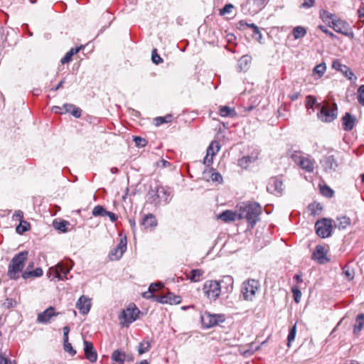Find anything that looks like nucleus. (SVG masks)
<instances>
[{"instance_id":"nucleus-1","label":"nucleus","mask_w":364,"mask_h":364,"mask_svg":"<svg viewBox=\"0 0 364 364\" xmlns=\"http://www.w3.org/2000/svg\"><path fill=\"white\" fill-rule=\"evenodd\" d=\"M262 212V208L257 203L244 204L240 207L239 219L245 218L252 228L259 220Z\"/></svg>"},{"instance_id":"nucleus-2","label":"nucleus","mask_w":364,"mask_h":364,"mask_svg":"<svg viewBox=\"0 0 364 364\" xmlns=\"http://www.w3.org/2000/svg\"><path fill=\"white\" fill-rule=\"evenodd\" d=\"M28 252L26 250L18 252L11 260L7 271V276L9 279L17 280L20 278L25 262L28 259Z\"/></svg>"},{"instance_id":"nucleus-3","label":"nucleus","mask_w":364,"mask_h":364,"mask_svg":"<svg viewBox=\"0 0 364 364\" xmlns=\"http://www.w3.org/2000/svg\"><path fill=\"white\" fill-rule=\"evenodd\" d=\"M73 268V261L68 260L65 262H61L55 266L49 268L48 277L50 280L58 279V280L67 279V274Z\"/></svg>"},{"instance_id":"nucleus-4","label":"nucleus","mask_w":364,"mask_h":364,"mask_svg":"<svg viewBox=\"0 0 364 364\" xmlns=\"http://www.w3.org/2000/svg\"><path fill=\"white\" fill-rule=\"evenodd\" d=\"M292 161L300 168L308 173L314 170L315 161L309 155L304 156L300 151H294L291 156Z\"/></svg>"},{"instance_id":"nucleus-5","label":"nucleus","mask_w":364,"mask_h":364,"mask_svg":"<svg viewBox=\"0 0 364 364\" xmlns=\"http://www.w3.org/2000/svg\"><path fill=\"white\" fill-rule=\"evenodd\" d=\"M260 284L258 280L249 279L242 282L241 286V294L243 299L252 301L256 292L259 289Z\"/></svg>"},{"instance_id":"nucleus-6","label":"nucleus","mask_w":364,"mask_h":364,"mask_svg":"<svg viewBox=\"0 0 364 364\" xmlns=\"http://www.w3.org/2000/svg\"><path fill=\"white\" fill-rule=\"evenodd\" d=\"M139 310L134 305L129 306L127 309H123L119 315L120 324L123 327H129V325L138 318Z\"/></svg>"},{"instance_id":"nucleus-7","label":"nucleus","mask_w":364,"mask_h":364,"mask_svg":"<svg viewBox=\"0 0 364 364\" xmlns=\"http://www.w3.org/2000/svg\"><path fill=\"white\" fill-rule=\"evenodd\" d=\"M222 287L220 282L208 280L204 283L203 290L209 299L215 301L221 294Z\"/></svg>"},{"instance_id":"nucleus-8","label":"nucleus","mask_w":364,"mask_h":364,"mask_svg":"<svg viewBox=\"0 0 364 364\" xmlns=\"http://www.w3.org/2000/svg\"><path fill=\"white\" fill-rule=\"evenodd\" d=\"M200 318L203 328H210L223 323L225 321V316L221 314H215L205 311L201 315Z\"/></svg>"},{"instance_id":"nucleus-9","label":"nucleus","mask_w":364,"mask_h":364,"mask_svg":"<svg viewBox=\"0 0 364 364\" xmlns=\"http://www.w3.org/2000/svg\"><path fill=\"white\" fill-rule=\"evenodd\" d=\"M332 222V220L328 218L317 220L315 223L316 234L321 238L329 237L333 229Z\"/></svg>"},{"instance_id":"nucleus-10","label":"nucleus","mask_w":364,"mask_h":364,"mask_svg":"<svg viewBox=\"0 0 364 364\" xmlns=\"http://www.w3.org/2000/svg\"><path fill=\"white\" fill-rule=\"evenodd\" d=\"M317 113L318 118L324 122H332L337 116V108L331 107L328 105L320 106Z\"/></svg>"},{"instance_id":"nucleus-11","label":"nucleus","mask_w":364,"mask_h":364,"mask_svg":"<svg viewBox=\"0 0 364 364\" xmlns=\"http://www.w3.org/2000/svg\"><path fill=\"white\" fill-rule=\"evenodd\" d=\"M283 181L279 177H272L267 185V191L276 196H280L284 191Z\"/></svg>"},{"instance_id":"nucleus-12","label":"nucleus","mask_w":364,"mask_h":364,"mask_svg":"<svg viewBox=\"0 0 364 364\" xmlns=\"http://www.w3.org/2000/svg\"><path fill=\"white\" fill-rule=\"evenodd\" d=\"M153 201L156 204H168L171 200V196L170 195V192H168L165 188L161 186L156 188V191L154 193Z\"/></svg>"},{"instance_id":"nucleus-13","label":"nucleus","mask_w":364,"mask_h":364,"mask_svg":"<svg viewBox=\"0 0 364 364\" xmlns=\"http://www.w3.org/2000/svg\"><path fill=\"white\" fill-rule=\"evenodd\" d=\"M126 250L127 238L124 237L122 238L119 243L110 251L109 254V259L111 260H119L122 257Z\"/></svg>"},{"instance_id":"nucleus-14","label":"nucleus","mask_w":364,"mask_h":364,"mask_svg":"<svg viewBox=\"0 0 364 364\" xmlns=\"http://www.w3.org/2000/svg\"><path fill=\"white\" fill-rule=\"evenodd\" d=\"M182 299L178 295H175L171 292H168L164 295H161L157 297L156 301L161 304H168L171 305L178 304L181 302Z\"/></svg>"},{"instance_id":"nucleus-15","label":"nucleus","mask_w":364,"mask_h":364,"mask_svg":"<svg viewBox=\"0 0 364 364\" xmlns=\"http://www.w3.org/2000/svg\"><path fill=\"white\" fill-rule=\"evenodd\" d=\"M326 254L327 252L325 247L322 245H318L311 255V259L319 264H324L328 261Z\"/></svg>"},{"instance_id":"nucleus-16","label":"nucleus","mask_w":364,"mask_h":364,"mask_svg":"<svg viewBox=\"0 0 364 364\" xmlns=\"http://www.w3.org/2000/svg\"><path fill=\"white\" fill-rule=\"evenodd\" d=\"M84 352L85 358L91 363H95L97 360V353L93 344L88 341H84Z\"/></svg>"},{"instance_id":"nucleus-17","label":"nucleus","mask_w":364,"mask_h":364,"mask_svg":"<svg viewBox=\"0 0 364 364\" xmlns=\"http://www.w3.org/2000/svg\"><path fill=\"white\" fill-rule=\"evenodd\" d=\"M58 314L59 313L55 312L54 307L50 306L38 314L37 322L40 323H48L52 317Z\"/></svg>"},{"instance_id":"nucleus-18","label":"nucleus","mask_w":364,"mask_h":364,"mask_svg":"<svg viewBox=\"0 0 364 364\" xmlns=\"http://www.w3.org/2000/svg\"><path fill=\"white\" fill-rule=\"evenodd\" d=\"M76 308L83 315L88 314L91 308L90 299L85 296H81L76 302Z\"/></svg>"},{"instance_id":"nucleus-19","label":"nucleus","mask_w":364,"mask_h":364,"mask_svg":"<svg viewBox=\"0 0 364 364\" xmlns=\"http://www.w3.org/2000/svg\"><path fill=\"white\" fill-rule=\"evenodd\" d=\"M267 2L268 0H248L247 4L249 6L250 13L255 14L260 11Z\"/></svg>"},{"instance_id":"nucleus-20","label":"nucleus","mask_w":364,"mask_h":364,"mask_svg":"<svg viewBox=\"0 0 364 364\" xmlns=\"http://www.w3.org/2000/svg\"><path fill=\"white\" fill-rule=\"evenodd\" d=\"M157 220L154 215L151 213H149L146 215L141 221V225L144 226V229L151 231L157 226Z\"/></svg>"},{"instance_id":"nucleus-21","label":"nucleus","mask_w":364,"mask_h":364,"mask_svg":"<svg viewBox=\"0 0 364 364\" xmlns=\"http://www.w3.org/2000/svg\"><path fill=\"white\" fill-rule=\"evenodd\" d=\"M356 118L349 112H346L343 116V129L346 131H350L355 124Z\"/></svg>"},{"instance_id":"nucleus-22","label":"nucleus","mask_w":364,"mask_h":364,"mask_svg":"<svg viewBox=\"0 0 364 364\" xmlns=\"http://www.w3.org/2000/svg\"><path fill=\"white\" fill-rule=\"evenodd\" d=\"M218 218L225 222L235 221L237 219H239V214L235 211L227 210L221 213L219 215Z\"/></svg>"},{"instance_id":"nucleus-23","label":"nucleus","mask_w":364,"mask_h":364,"mask_svg":"<svg viewBox=\"0 0 364 364\" xmlns=\"http://www.w3.org/2000/svg\"><path fill=\"white\" fill-rule=\"evenodd\" d=\"M154 286H159L160 287H163L164 284L161 282L151 283L149 287L148 291L142 294V296L145 299H154L155 301H156V299L159 296H155L154 294V292L156 291Z\"/></svg>"},{"instance_id":"nucleus-24","label":"nucleus","mask_w":364,"mask_h":364,"mask_svg":"<svg viewBox=\"0 0 364 364\" xmlns=\"http://www.w3.org/2000/svg\"><path fill=\"white\" fill-rule=\"evenodd\" d=\"M252 57L248 55H242L238 60V68L240 71H246L249 69Z\"/></svg>"},{"instance_id":"nucleus-25","label":"nucleus","mask_w":364,"mask_h":364,"mask_svg":"<svg viewBox=\"0 0 364 364\" xmlns=\"http://www.w3.org/2000/svg\"><path fill=\"white\" fill-rule=\"evenodd\" d=\"M43 274V269L41 267H37L36 269L32 271L26 270L22 273L21 277L24 279H29L31 277H39Z\"/></svg>"},{"instance_id":"nucleus-26","label":"nucleus","mask_w":364,"mask_h":364,"mask_svg":"<svg viewBox=\"0 0 364 364\" xmlns=\"http://www.w3.org/2000/svg\"><path fill=\"white\" fill-rule=\"evenodd\" d=\"M220 115L223 117H232L237 115L235 110L228 106H222L220 107Z\"/></svg>"},{"instance_id":"nucleus-27","label":"nucleus","mask_w":364,"mask_h":364,"mask_svg":"<svg viewBox=\"0 0 364 364\" xmlns=\"http://www.w3.org/2000/svg\"><path fill=\"white\" fill-rule=\"evenodd\" d=\"M233 278L230 275L224 276L223 279L220 282V284H225L226 285L225 290L227 293H230L233 289Z\"/></svg>"},{"instance_id":"nucleus-28","label":"nucleus","mask_w":364,"mask_h":364,"mask_svg":"<svg viewBox=\"0 0 364 364\" xmlns=\"http://www.w3.org/2000/svg\"><path fill=\"white\" fill-rule=\"evenodd\" d=\"M363 325H364V314H360L358 315V316L356 317L355 323L354 328H353L354 333L356 334V333H359L361 331V329L363 328Z\"/></svg>"},{"instance_id":"nucleus-29","label":"nucleus","mask_w":364,"mask_h":364,"mask_svg":"<svg viewBox=\"0 0 364 364\" xmlns=\"http://www.w3.org/2000/svg\"><path fill=\"white\" fill-rule=\"evenodd\" d=\"M308 209L312 215H318L321 214L323 207L318 203H312L309 205Z\"/></svg>"},{"instance_id":"nucleus-30","label":"nucleus","mask_w":364,"mask_h":364,"mask_svg":"<svg viewBox=\"0 0 364 364\" xmlns=\"http://www.w3.org/2000/svg\"><path fill=\"white\" fill-rule=\"evenodd\" d=\"M220 146L219 142L213 141L210 143L207 149V155H212V156H214L220 151Z\"/></svg>"},{"instance_id":"nucleus-31","label":"nucleus","mask_w":364,"mask_h":364,"mask_svg":"<svg viewBox=\"0 0 364 364\" xmlns=\"http://www.w3.org/2000/svg\"><path fill=\"white\" fill-rule=\"evenodd\" d=\"M356 220L357 216L355 212L350 213L349 216H343V229L350 225L352 221H353V223H355Z\"/></svg>"},{"instance_id":"nucleus-32","label":"nucleus","mask_w":364,"mask_h":364,"mask_svg":"<svg viewBox=\"0 0 364 364\" xmlns=\"http://www.w3.org/2000/svg\"><path fill=\"white\" fill-rule=\"evenodd\" d=\"M203 270L196 269H192L190 272V274L188 277V279L191 282H196L200 280V278L203 275Z\"/></svg>"},{"instance_id":"nucleus-33","label":"nucleus","mask_w":364,"mask_h":364,"mask_svg":"<svg viewBox=\"0 0 364 364\" xmlns=\"http://www.w3.org/2000/svg\"><path fill=\"white\" fill-rule=\"evenodd\" d=\"M343 76H345L348 80L355 82L357 80V76L353 71L347 66L343 65Z\"/></svg>"},{"instance_id":"nucleus-34","label":"nucleus","mask_w":364,"mask_h":364,"mask_svg":"<svg viewBox=\"0 0 364 364\" xmlns=\"http://www.w3.org/2000/svg\"><path fill=\"white\" fill-rule=\"evenodd\" d=\"M112 359L114 361L123 363L125 359V353L122 350H115L112 354Z\"/></svg>"},{"instance_id":"nucleus-35","label":"nucleus","mask_w":364,"mask_h":364,"mask_svg":"<svg viewBox=\"0 0 364 364\" xmlns=\"http://www.w3.org/2000/svg\"><path fill=\"white\" fill-rule=\"evenodd\" d=\"M292 34L294 36V39H299L300 38L304 37L306 34V30L303 26H296L294 28L292 31Z\"/></svg>"},{"instance_id":"nucleus-36","label":"nucleus","mask_w":364,"mask_h":364,"mask_svg":"<svg viewBox=\"0 0 364 364\" xmlns=\"http://www.w3.org/2000/svg\"><path fill=\"white\" fill-rule=\"evenodd\" d=\"M151 343L149 340L144 339L139 343L138 346V353L139 355H142L149 351L150 348Z\"/></svg>"},{"instance_id":"nucleus-37","label":"nucleus","mask_w":364,"mask_h":364,"mask_svg":"<svg viewBox=\"0 0 364 364\" xmlns=\"http://www.w3.org/2000/svg\"><path fill=\"white\" fill-rule=\"evenodd\" d=\"M255 161V158L250 156H243L242 158L240 159L238 161V164L240 167L243 168H247L250 163H252Z\"/></svg>"},{"instance_id":"nucleus-38","label":"nucleus","mask_w":364,"mask_h":364,"mask_svg":"<svg viewBox=\"0 0 364 364\" xmlns=\"http://www.w3.org/2000/svg\"><path fill=\"white\" fill-rule=\"evenodd\" d=\"M173 116L171 114H166L164 117H158L154 119V124L159 127L164 123H168L172 121Z\"/></svg>"},{"instance_id":"nucleus-39","label":"nucleus","mask_w":364,"mask_h":364,"mask_svg":"<svg viewBox=\"0 0 364 364\" xmlns=\"http://www.w3.org/2000/svg\"><path fill=\"white\" fill-rule=\"evenodd\" d=\"M106 213H107V210L102 205H96L92 212V214L95 217H105L106 216Z\"/></svg>"},{"instance_id":"nucleus-40","label":"nucleus","mask_w":364,"mask_h":364,"mask_svg":"<svg viewBox=\"0 0 364 364\" xmlns=\"http://www.w3.org/2000/svg\"><path fill=\"white\" fill-rule=\"evenodd\" d=\"M326 168L329 169H335L338 166V164L333 155L328 156L325 159Z\"/></svg>"},{"instance_id":"nucleus-41","label":"nucleus","mask_w":364,"mask_h":364,"mask_svg":"<svg viewBox=\"0 0 364 364\" xmlns=\"http://www.w3.org/2000/svg\"><path fill=\"white\" fill-rule=\"evenodd\" d=\"M68 225H69L68 222H67L65 220H61V221L55 220L53 222L54 228L56 230H60L63 232H65L67 231V227Z\"/></svg>"},{"instance_id":"nucleus-42","label":"nucleus","mask_w":364,"mask_h":364,"mask_svg":"<svg viewBox=\"0 0 364 364\" xmlns=\"http://www.w3.org/2000/svg\"><path fill=\"white\" fill-rule=\"evenodd\" d=\"M296 334V324L295 323L289 329V334L287 336V346L289 348L291 346V342H293L294 341Z\"/></svg>"},{"instance_id":"nucleus-43","label":"nucleus","mask_w":364,"mask_h":364,"mask_svg":"<svg viewBox=\"0 0 364 364\" xmlns=\"http://www.w3.org/2000/svg\"><path fill=\"white\" fill-rule=\"evenodd\" d=\"M29 227H30V224L28 222H26L25 220H21L20 224L18 225H17V227L16 228V231L17 233L21 235V234L24 233L25 232H26L27 230H28Z\"/></svg>"},{"instance_id":"nucleus-44","label":"nucleus","mask_w":364,"mask_h":364,"mask_svg":"<svg viewBox=\"0 0 364 364\" xmlns=\"http://www.w3.org/2000/svg\"><path fill=\"white\" fill-rule=\"evenodd\" d=\"M326 68V65L324 63L317 65L314 69V74L316 77H320L324 74Z\"/></svg>"},{"instance_id":"nucleus-45","label":"nucleus","mask_w":364,"mask_h":364,"mask_svg":"<svg viewBox=\"0 0 364 364\" xmlns=\"http://www.w3.org/2000/svg\"><path fill=\"white\" fill-rule=\"evenodd\" d=\"M252 30L253 32L252 37L257 41L259 43H262V34L257 26H252Z\"/></svg>"},{"instance_id":"nucleus-46","label":"nucleus","mask_w":364,"mask_h":364,"mask_svg":"<svg viewBox=\"0 0 364 364\" xmlns=\"http://www.w3.org/2000/svg\"><path fill=\"white\" fill-rule=\"evenodd\" d=\"M320 190H321V194L326 197L331 198L333 195V191L330 187H328L326 185L323 186H321Z\"/></svg>"},{"instance_id":"nucleus-47","label":"nucleus","mask_w":364,"mask_h":364,"mask_svg":"<svg viewBox=\"0 0 364 364\" xmlns=\"http://www.w3.org/2000/svg\"><path fill=\"white\" fill-rule=\"evenodd\" d=\"M291 291L294 296V299L296 303H299L301 298V292L297 287H293Z\"/></svg>"},{"instance_id":"nucleus-48","label":"nucleus","mask_w":364,"mask_h":364,"mask_svg":"<svg viewBox=\"0 0 364 364\" xmlns=\"http://www.w3.org/2000/svg\"><path fill=\"white\" fill-rule=\"evenodd\" d=\"M316 103V100L314 96L308 95L306 97V107L308 109H312Z\"/></svg>"},{"instance_id":"nucleus-49","label":"nucleus","mask_w":364,"mask_h":364,"mask_svg":"<svg viewBox=\"0 0 364 364\" xmlns=\"http://www.w3.org/2000/svg\"><path fill=\"white\" fill-rule=\"evenodd\" d=\"M358 100L360 105L364 106V85L358 89Z\"/></svg>"},{"instance_id":"nucleus-50","label":"nucleus","mask_w":364,"mask_h":364,"mask_svg":"<svg viewBox=\"0 0 364 364\" xmlns=\"http://www.w3.org/2000/svg\"><path fill=\"white\" fill-rule=\"evenodd\" d=\"M133 140L138 147H144L147 144V141L141 136H134Z\"/></svg>"},{"instance_id":"nucleus-51","label":"nucleus","mask_w":364,"mask_h":364,"mask_svg":"<svg viewBox=\"0 0 364 364\" xmlns=\"http://www.w3.org/2000/svg\"><path fill=\"white\" fill-rule=\"evenodd\" d=\"M63 346L65 352L70 353L72 355H74L76 353V351L73 348L72 345L68 342V340H67V342L63 341Z\"/></svg>"},{"instance_id":"nucleus-52","label":"nucleus","mask_w":364,"mask_h":364,"mask_svg":"<svg viewBox=\"0 0 364 364\" xmlns=\"http://www.w3.org/2000/svg\"><path fill=\"white\" fill-rule=\"evenodd\" d=\"M151 60L152 62L156 65H158L163 61L162 58L157 54L156 49H154L152 50Z\"/></svg>"},{"instance_id":"nucleus-53","label":"nucleus","mask_w":364,"mask_h":364,"mask_svg":"<svg viewBox=\"0 0 364 364\" xmlns=\"http://www.w3.org/2000/svg\"><path fill=\"white\" fill-rule=\"evenodd\" d=\"M210 178L213 181H215L219 183L223 182V177L219 172L214 171L213 172H212Z\"/></svg>"},{"instance_id":"nucleus-54","label":"nucleus","mask_w":364,"mask_h":364,"mask_svg":"<svg viewBox=\"0 0 364 364\" xmlns=\"http://www.w3.org/2000/svg\"><path fill=\"white\" fill-rule=\"evenodd\" d=\"M320 16L323 19V21L330 23V20L332 19V14H329L326 11H321L320 12Z\"/></svg>"},{"instance_id":"nucleus-55","label":"nucleus","mask_w":364,"mask_h":364,"mask_svg":"<svg viewBox=\"0 0 364 364\" xmlns=\"http://www.w3.org/2000/svg\"><path fill=\"white\" fill-rule=\"evenodd\" d=\"M234 8V6L231 4H227L220 11V14L223 16L226 14H229L231 12L232 9Z\"/></svg>"},{"instance_id":"nucleus-56","label":"nucleus","mask_w":364,"mask_h":364,"mask_svg":"<svg viewBox=\"0 0 364 364\" xmlns=\"http://www.w3.org/2000/svg\"><path fill=\"white\" fill-rule=\"evenodd\" d=\"M70 113L75 118H80L81 117L82 110L79 107L75 106Z\"/></svg>"},{"instance_id":"nucleus-57","label":"nucleus","mask_w":364,"mask_h":364,"mask_svg":"<svg viewBox=\"0 0 364 364\" xmlns=\"http://www.w3.org/2000/svg\"><path fill=\"white\" fill-rule=\"evenodd\" d=\"M315 4V0H304L301 6L305 9H309L314 6Z\"/></svg>"},{"instance_id":"nucleus-58","label":"nucleus","mask_w":364,"mask_h":364,"mask_svg":"<svg viewBox=\"0 0 364 364\" xmlns=\"http://www.w3.org/2000/svg\"><path fill=\"white\" fill-rule=\"evenodd\" d=\"M213 156H212V155H207L206 154L205 157L203 159V164L206 166H210L212 164V163H213Z\"/></svg>"},{"instance_id":"nucleus-59","label":"nucleus","mask_w":364,"mask_h":364,"mask_svg":"<svg viewBox=\"0 0 364 364\" xmlns=\"http://www.w3.org/2000/svg\"><path fill=\"white\" fill-rule=\"evenodd\" d=\"M332 67L336 70H341V62L339 60H335L333 61Z\"/></svg>"},{"instance_id":"nucleus-60","label":"nucleus","mask_w":364,"mask_h":364,"mask_svg":"<svg viewBox=\"0 0 364 364\" xmlns=\"http://www.w3.org/2000/svg\"><path fill=\"white\" fill-rule=\"evenodd\" d=\"M343 274H345L346 277L348 280H351L354 277L353 272H350L349 270H344V267H343Z\"/></svg>"},{"instance_id":"nucleus-61","label":"nucleus","mask_w":364,"mask_h":364,"mask_svg":"<svg viewBox=\"0 0 364 364\" xmlns=\"http://www.w3.org/2000/svg\"><path fill=\"white\" fill-rule=\"evenodd\" d=\"M72 57L68 53H66L65 56L61 59L60 62L62 64L68 63L71 60Z\"/></svg>"},{"instance_id":"nucleus-62","label":"nucleus","mask_w":364,"mask_h":364,"mask_svg":"<svg viewBox=\"0 0 364 364\" xmlns=\"http://www.w3.org/2000/svg\"><path fill=\"white\" fill-rule=\"evenodd\" d=\"M82 48H83L82 46H80V47L73 48L68 53L71 56H73L75 54L77 53Z\"/></svg>"},{"instance_id":"nucleus-63","label":"nucleus","mask_w":364,"mask_h":364,"mask_svg":"<svg viewBox=\"0 0 364 364\" xmlns=\"http://www.w3.org/2000/svg\"><path fill=\"white\" fill-rule=\"evenodd\" d=\"M82 48H83L82 46H80V47L73 48L68 53L71 56H73L75 54L77 53Z\"/></svg>"},{"instance_id":"nucleus-64","label":"nucleus","mask_w":364,"mask_h":364,"mask_svg":"<svg viewBox=\"0 0 364 364\" xmlns=\"http://www.w3.org/2000/svg\"><path fill=\"white\" fill-rule=\"evenodd\" d=\"M10 360L6 358L2 353L0 354V364H9Z\"/></svg>"}]
</instances>
